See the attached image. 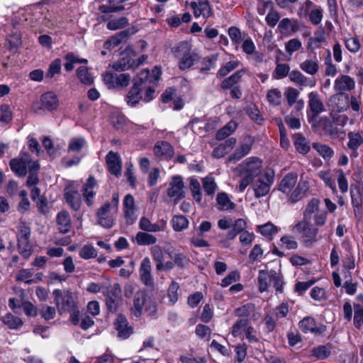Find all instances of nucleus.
I'll list each match as a JSON object with an SVG mask.
<instances>
[{
  "mask_svg": "<svg viewBox=\"0 0 363 363\" xmlns=\"http://www.w3.org/2000/svg\"><path fill=\"white\" fill-rule=\"evenodd\" d=\"M300 68L310 75H315L319 69L317 59H307L300 64Z\"/></svg>",
  "mask_w": 363,
  "mask_h": 363,
  "instance_id": "e433bc0d",
  "label": "nucleus"
},
{
  "mask_svg": "<svg viewBox=\"0 0 363 363\" xmlns=\"http://www.w3.org/2000/svg\"><path fill=\"white\" fill-rule=\"evenodd\" d=\"M174 263L180 268H184L189 264V259L183 253H176L170 256Z\"/></svg>",
  "mask_w": 363,
  "mask_h": 363,
  "instance_id": "338daca9",
  "label": "nucleus"
},
{
  "mask_svg": "<svg viewBox=\"0 0 363 363\" xmlns=\"http://www.w3.org/2000/svg\"><path fill=\"white\" fill-rule=\"evenodd\" d=\"M330 354V350L324 345H320L311 350V356L315 357L319 359H324L327 358Z\"/></svg>",
  "mask_w": 363,
  "mask_h": 363,
  "instance_id": "e2e57ef3",
  "label": "nucleus"
},
{
  "mask_svg": "<svg viewBox=\"0 0 363 363\" xmlns=\"http://www.w3.org/2000/svg\"><path fill=\"white\" fill-rule=\"evenodd\" d=\"M65 198L69 206L74 210L78 211L81 207V195L78 190L72 186L65 189Z\"/></svg>",
  "mask_w": 363,
  "mask_h": 363,
  "instance_id": "a211bd4d",
  "label": "nucleus"
},
{
  "mask_svg": "<svg viewBox=\"0 0 363 363\" xmlns=\"http://www.w3.org/2000/svg\"><path fill=\"white\" fill-rule=\"evenodd\" d=\"M86 145V140L82 138H74L71 139L68 150L72 152H79L82 147Z\"/></svg>",
  "mask_w": 363,
  "mask_h": 363,
  "instance_id": "0e129e2a",
  "label": "nucleus"
},
{
  "mask_svg": "<svg viewBox=\"0 0 363 363\" xmlns=\"http://www.w3.org/2000/svg\"><path fill=\"white\" fill-rule=\"evenodd\" d=\"M248 318H240L238 320L232 328V335L233 337H238L242 335L249 327Z\"/></svg>",
  "mask_w": 363,
  "mask_h": 363,
  "instance_id": "a19ab883",
  "label": "nucleus"
},
{
  "mask_svg": "<svg viewBox=\"0 0 363 363\" xmlns=\"http://www.w3.org/2000/svg\"><path fill=\"white\" fill-rule=\"evenodd\" d=\"M240 65V61L238 60H230L224 64L218 71L217 77L222 78L229 74L231 71L235 69Z\"/></svg>",
  "mask_w": 363,
  "mask_h": 363,
  "instance_id": "3c124183",
  "label": "nucleus"
},
{
  "mask_svg": "<svg viewBox=\"0 0 363 363\" xmlns=\"http://www.w3.org/2000/svg\"><path fill=\"white\" fill-rule=\"evenodd\" d=\"M116 211L111 207V203L106 202L97 211L98 223L105 228H111L115 223Z\"/></svg>",
  "mask_w": 363,
  "mask_h": 363,
  "instance_id": "0eeeda50",
  "label": "nucleus"
},
{
  "mask_svg": "<svg viewBox=\"0 0 363 363\" xmlns=\"http://www.w3.org/2000/svg\"><path fill=\"white\" fill-rule=\"evenodd\" d=\"M150 84H152V82L150 80V72L147 69L141 70L133 79V84H136L139 87H146L147 85Z\"/></svg>",
  "mask_w": 363,
  "mask_h": 363,
  "instance_id": "4c0bfd02",
  "label": "nucleus"
},
{
  "mask_svg": "<svg viewBox=\"0 0 363 363\" xmlns=\"http://www.w3.org/2000/svg\"><path fill=\"white\" fill-rule=\"evenodd\" d=\"M300 91L294 87H288L284 91V96L289 106H293L296 101L299 100Z\"/></svg>",
  "mask_w": 363,
  "mask_h": 363,
  "instance_id": "6e6d98bb",
  "label": "nucleus"
},
{
  "mask_svg": "<svg viewBox=\"0 0 363 363\" xmlns=\"http://www.w3.org/2000/svg\"><path fill=\"white\" fill-rule=\"evenodd\" d=\"M271 281V270L269 272L265 270H260L259 272L258 284L260 292L266 291Z\"/></svg>",
  "mask_w": 363,
  "mask_h": 363,
  "instance_id": "58836bf2",
  "label": "nucleus"
},
{
  "mask_svg": "<svg viewBox=\"0 0 363 363\" xmlns=\"http://www.w3.org/2000/svg\"><path fill=\"white\" fill-rule=\"evenodd\" d=\"M262 167V160L258 157H251L240 163L236 170L239 175H247L254 179L260 174Z\"/></svg>",
  "mask_w": 363,
  "mask_h": 363,
  "instance_id": "7ed1b4c3",
  "label": "nucleus"
},
{
  "mask_svg": "<svg viewBox=\"0 0 363 363\" xmlns=\"http://www.w3.org/2000/svg\"><path fill=\"white\" fill-rule=\"evenodd\" d=\"M32 161L28 153L23 152L19 158H13L10 161V167L18 177H24L27 174V169H30Z\"/></svg>",
  "mask_w": 363,
  "mask_h": 363,
  "instance_id": "6e6552de",
  "label": "nucleus"
},
{
  "mask_svg": "<svg viewBox=\"0 0 363 363\" xmlns=\"http://www.w3.org/2000/svg\"><path fill=\"white\" fill-rule=\"evenodd\" d=\"M40 102L43 108L48 110L55 109L58 104L57 96L52 92L43 94L40 98Z\"/></svg>",
  "mask_w": 363,
  "mask_h": 363,
  "instance_id": "f704fd0d",
  "label": "nucleus"
},
{
  "mask_svg": "<svg viewBox=\"0 0 363 363\" xmlns=\"http://www.w3.org/2000/svg\"><path fill=\"white\" fill-rule=\"evenodd\" d=\"M56 223L60 233L65 234L69 232L72 223L69 213L65 211L59 212L56 217Z\"/></svg>",
  "mask_w": 363,
  "mask_h": 363,
  "instance_id": "b1692460",
  "label": "nucleus"
},
{
  "mask_svg": "<svg viewBox=\"0 0 363 363\" xmlns=\"http://www.w3.org/2000/svg\"><path fill=\"white\" fill-rule=\"evenodd\" d=\"M251 149L252 141L250 140V138H248L240 145L235 152L229 157L228 161L230 162H235L236 161H238L247 155L250 152Z\"/></svg>",
  "mask_w": 363,
  "mask_h": 363,
  "instance_id": "bb28decb",
  "label": "nucleus"
},
{
  "mask_svg": "<svg viewBox=\"0 0 363 363\" xmlns=\"http://www.w3.org/2000/svg\"><path fill=\"white\" fill-rule=\"evenodd\" d=\"M314 126L322 128L326 135L332 138H338L340 134L343 133L339 128L335 127L332 121L325 116L321 118L317 117V121H315Z\"/></svg>",
  "mask_w": 363,
  "mask_h": 363,
  "instance_id": "2eb2a0df",
  "label": "nucleus"
},
{
  "mask_svg": "<svg viewBox=\"0 0 363 363\" xmlns=\"http://www.w3.org/2000/svg\"><path fill=\"white\" fill-rule=\"evenodd\" d=\"M135 240L139 245H153L157 242V238L147 233V232H138L135 235Z\"/></svg>",
  "mask_w": 363,
  "mask_h": 363,
  "instance_id": "37998d69",
  "label": "nucleus"
},
{
  "mask_svg": "<svg viewBox=\"0 0 363 363\" xmlns=\"http://www.w3.org/2000/svg\"><path fill=\"white\" fill-rule=\"evenodd\" d=\"M139 275L140 281L146 286H152L154 279L152 274V264L149 257H145L140 265Z\"/></svg>",
  "mask_w": 363,
  "mask_h": 363,
  "instance_id": "9d476101",
  "label": "nucleus"
},
{
  "mask_svg": "<svg viewBox=\"0 0 363 363\" xmlns=\"http://www.w3.org/2000/svg\"><path fill=\"white\" fill-rule=\"evenodd\" d=\"M184 182L180 176H174L167 189V194L170 197H175L177 200H179L184 197Z\"/></svg>",
  "mask_w": 363,
  "mask_h": 363,
  "instance_id": "f3484780",
  "label": "nucleus"
},
{
  "mask_svg": "<svg viewBox=\"0 0 363 363\" xmlns=\"http://www.w3.org/2000/svg\"><path fill=\"white\" fill-rule=\"evenodd\" d=\"M174 52L177 57L184 55L179 62V67L182 70L190 68L197 60V55L189 52V45L187 43L182 42L177 47L174 48Z\"/></svg>",
  "mask_w": 363,
  "mask_h": 363,
  "instance_id": "39448f33",
  "label": "nucleus"
},
{
  "mask_svg": "<svg viewBox=\"0 0 363 363\" xmlns=\"http://www.w3.org/2000/svg\"><path fill=\"white\" fill-rule=\"evenodd\" d=\"M312 146L324 160H330L334 155L333 149L327 145L314 143Z\"/></svg>",
  "mask_w": 363,
  "mask_h": 363,
  "instance_id": "09e8293b",
  "label": "nucleus"
},
{
  "mask_svg": "<svg viewBox=\"0 0 363 363\" xmlns=\"http://www.w3.org/2000/svg\"><path fill=\"white\" fill-rule=\"evenodd\" d=\"M136 32L134 28H129L121 32L116 33L113 36L111 37L104 43V48L108 50H111L119 45L123 40L129 38Z\"/></svg>",
  "mask_w": 363,
  "mask_h": 363,
  "instance_id": "ddd939ff",
  "label": "nucleus"
},
{
  "mask_svg": "<svg viewBox=\"0 0 363 363\" xmlns=\"http://www.w3.org/2000/svg\"><path fill=\"white\" fill-rule=\"evenodd\" d=\"M140 228L145 232L156 233L159 231H163L166 227V223L164 220H161L157 223H152L146 217H142L139 222Z\"/></svg>",
  "mask_w": 363,
  "mask_h": 363,
  "instance_id": "393cba45",
  "label": "nucleus"
},
{
  "mask_svg": "<svg viewBox=\"0 0 363 363\" xmlns=\"http://www.w3.org/2000/svg\"><path fill=\"white\" fill-rule=\"evenodd\" d=\"M171 224L174 230L180 232L187 228L189 220L184 216H174L171 220Z\"/></svg>",
  "mask_w": 363,
  "mask_h": 363,
  "instance_id": "49530a36",
  "label": "nucleus"
},
{
  "mask_svg": "<svg viewBox=\"0 0 363 363\" xmlns=\"http://www.w3.org/2000/svg\"><path fill=\"white\" fill-rule=\"evenodd\" d=\"M135 201L131 194H127L123 200V211L125 218L131 220L133 222L135 220Z\"/></svg>",
  "mask_w": 363,
  "mask_h": 363,
  "instance_id": "72a5a7b5",
  "label": "nucleus"
},
{
  "mask_svg": "<svg viewBox=\"0 0 363 363\" xmlns=\"http://www.w3.org/2000/svg\"><path fill=\"white\" fill-rule=\"evenodd\" d=\"M238 233L232 228L226 235L220 234L218 236V243L223 248H228L230 246V240L235 238Z\"/></svg>",
  "mask_w": 363,
  "mask_h": 363,
  "instance_id": "8fccbe9b",
  "label": "nucleus"
},
{
  "mask_svg": "<svg viewBox=\"0 0 363 363\" xmlns=\"http://www.w3.org/2000/svg\"><path fill=\"white\" fill-rule=\"evenodd\" d=\"M310 220L311 219L303 218L294 226L293 230L301 233L302 237L306 238V241L315 242L318 230L313 226Z\"/></svg>",
  "mask_w": 363,
  "mask_h": 363,
  "instance_id": "1a4fd4ad",
  "label": "nucleus"
},
{
  "mask_svg": "<svg viewBox=\"0 0 363 363\" xmlns=\"http://www.w3.org/2000/svg\"><path fill=\"white\" fill-rule=\"evenodd\" d=\"M129 23L126 17H121L113 19L107 23L106 27L111 30H116L127 26Z\"/></svg>",
  "mask_w": 363,
  "mask_h": 363,
  "instance_id": "13d9d810",
  "label": "nucleus"
},
{
  "mask_svg": "<svg viewBox=\"0 0 363 363\" xmlns=\"http://www.w3.org/2000/svg\"><path fill=\"white\" fill-rule=\"evenodd\" d=\"M348 138L349 142L347 146L351 150H357L363 143V138L359 133H349Z\"/></svg>",
  "mask_w": 363,
  "mask_h": 363,
  "instance_id": "5fc2aeb1",
  "label": "nucleus"
},
{
  "mask_svg": "<svg viewBox=\"0 0 363 363\" xmlns=\"http://www.w3.org/2000/svg\"><path fill=\"white\" fill-rule=\"evenodd\" d=\"M190 2L189 6L193 10L194 15L196 18L202 16L208 18L213 14L209 1L208 0H197Z\"/></svg>",
  "mask_w": 363,
  "mask_h": 363,
  "instance_id": "f8f14e48",
  "label": "nucleus"
},
{
  "mask_svg": "<svg viewBox=\"0 0 363 363\" xmlns=\"http://www.w3.org/2000/svg\"><path fill=\"white\" fill-rule=\"evenodd\" d=\"M267 99L273 106H279L281 102V92L279 89H272L268 91Z\"/></svg>",
  "mask_w": 363,
  "mask_h": 363,
  "instance_id": "bf43d9fd",
  "label": "nucleus"
},
{
  "mask_svg": "<svg viewBox=\"0 0 363 363\" xmlns=\"http://www.w3.org/2000/svg\"><path fill=\"white\" fill-rule=\"evenodd\" d=\"M33 269H23L18 272L16 274V281H23L27 284H31L33 283H36V280H32L33 276Z\"/></svg>",
  "mask_w": 363,
  "mask_h": 363,
  "instance_id": "603ef678",
  "label": "nucleus"
},
{
  "mask_svg": "<svg viewBox=\"0 0 363 363\" xmlns=\"http://www.w3.org/2000/svg\"><path fill=\"white\" fill-rule=\"evenodd\" d=\"M18 250L24 259H28L33 253V247L29 240H17Z\"/></svg>",
  "mask_w": 363,
  "mask_h": 363,
  "instance_id": "c03bdc74",
  "label": "nucleus"
},
{
  "mask_svg": "<svg viewBox=\"0 0 363 363\" xmlns=\"http://www.w3.org/2000/svg\"><path fill=\"white\" fill-rule=\"evenodd\" d=\"M298 325L300 330L304 333L321 334L325 331L323 327L317 326L315 320L311 317L304 318L299 322Z\"/></svg>",
  "mask_w": 363,
  "mask_h": 363,
  "instance_id": "aec40b11",
  "label": "nucleus"
},
{
  "mask_svg": "<svg viewBox=\"0 0 363 363\" xmlns=\"http://www.w3.org/2000/svg\"><path fill=\"white\" fill-rule=\"evenodd\" d=\"M114 325L118 336L121 338L126 339L133 333V328L128 325L126 318L121 314L117 316Z\"/></svg>",
  "mask_w": 363,
  "mask_h": 363,
  "instance_id": "6ab92c4d",
  "label": "nucleus"
},
{
  "mask_svg": "<svg viewBox=\"0 0 363 363\" xmlns=\"http://www.w3.org/2000/svg\"><path fill=\"white\" fill-rule=\"evenodd\" d=\"M237 123L234 121H230L224 127L220 128L216 133V139L222 140L231 135L236 129Z\"/></svg>",
  "mask_w": 363,
  "mask_h": 363,
  "instance_id": "a18cd8bd",
  "label": "nucleus"
},
{
  "mask_svg": "<svg viewBox=\"0 0 363 363\" xmlns=\"http://www.w3.org/2000/svg\"><path fill=\"white\" fill-rule=\"evenodd\" d=\"M216 201L220 206L219 208L222 211L231 210L235 206V203L230 201L228 194L225 193L218 194Z\"/></svg>",
  "mask_w": 363,
  "mask_h": 363,
  "instance_id": "79ce46f5",
  "label": "nucleus"
},
{
  "mask_svg": "<svg viewBox=\"0 0 363 363\" xmlns=\"http://www.w3.org/2000/svg\"><path fill=\"white\" fill-rule=\"evenodd\" d=\"M330 102L335 104L337 111L342 112L350 107V96L345 93H336L330 96Z\"/></svg>",
  "mask_w": 363,
  "mask_h": 363,
  "instance_id": "4be33fe9",
  "label": "nucleus"
},
{
  "mask_svg": "<svg viewBox=\"0 0 363 363\" xmlns=\"http://www.w3.org/2000/svg\"><path fill=\"white\" fill-rule=\"evenodd\" d=\"M96 186V181L94 177L90 176L86 183L84 184L82 193L86 204L89 206L93 205V199L96 193L93 191V189Z\"/></svg>",
  "mask_w": 363,
  "mask_h": 363,
  "instance_id": "a878e982",
  "label": "nucleus"
},
{
  "mask_svg": "<svg viewBox=\"0 0 363 363\" xmlns=\"http://www.w3.org/2000/svg\"><path fill=\"white\" fill-rule=\"evenodd\" d=\"M120 288L118 284L107 291L106 297V305L109 312L116 313L121 302L120 296Z\"/></svg>",
  "mask_w": 363,
  "mask_h": 363,
  "instance_id": "9b49d317",
  "label": "nucleus"
},
{
  "mask_svg": "<svg viewBox=\"0 0 363 363\" xmlns=\"http://www.w3.org/2000/svg\"><path fill=\"white\" fill-rule=\"evenodd\" d=\"M77 77L82 84L91 85L94 82L93 76L89 72L86 67H80L77 70Z\"/></svg>",
  "mask_w": 363,
  "mask_h": 363,
  "instance_id": "864d4df0",
  "label": "nucleus"
},
{
  "mask_svg": "<svg viewBox=\"0 0 363 363\" xmlns=\"http://www.w3.org/2000/svg\"><path fill=\"white\" fill-rule=\"evenodd\" d=\"M147 300V298L144 292L139 291L135 294L131 310L135 317H140L142 315L143 308V306L145 307Z\"/></svg>",
  "mask_w": 363,
  "mask_h": 363,
  "instance_id": "c85d7f7f",
  "label": "nucleus"
},
{
  "mask_svg": "<svg viewBox=\"0 0 363 363\" xmlns=\"http://www.w3.org/2000/svg\"><path fill=\"white\" fill-rule=\"evenodd\" d=\"M40 169V164L37 161L32 162L30 166L29 176L27 179V186H31L38 183V171Z\"/></svg>",
  "mask_w": 363,
  "mask_h": 363,
  "instance_id": "de8ad7c7",
  "label": "nucleus"
},
{
  "mask_svg": "<svg viewBox=\"0 0 363 363\" xmlns=\"http://www.w3.org/2000/svg\"><path fill=\"white\" fill-rule=\"evenodd\" d=\"M294 139L295 147L299 153L306 155L310 151L308 141L301 133L294 134Z\"/></svg>",
  "mask_w": 363,
  "mask_h": 363,
  "instance_id": "473e14b6",
  "label": "nucleus"
},
{
  "mask_svg": "<svg viewBox=\"0 0 363 363\" xmlns=\"http://www.w3.org/2000/svg\"><path fill=\"white\" fill-rule=\"evenodd\" d=\"M123 55L124 56L120 60L113 65L112 67L114 70L121 72L136 68L147 59L146 55H143L138 59H133V57L136 56V53L131 48H128Z\"/></svg>",
  "mask_w": 363,
  "mask_h": 363,
  "instance_id": "f257e3e1",
  "label": "nucleus"
},
{
  "mask_svg": "<svg viewBox=\"0 0 363 363\" xmlns=\"http://www.w3.org/2000/svg\"><path fill=\"white\" fill-rule=\"evenodd\" d=\"M52 294L56 307L60 315H62L65 313L71 312L77 307L72 296V293L70 291L55 289L53 291Z\"/></svg>",
  "mask_w": 363,
  "mask_h": 363,
  "instance_id": "f03ea898",
  "label": "nucleus"
},
{
  "mask_svg": "<svg viewBox=\"0 0 363 363\" xmlns=\"http://www.w3.org/2000/svg\"><path fill=\"white\" fill-rule=\"evenodd\" d=\"M1 320L10 329H17L23 325V321L18 317L8 313L1 318Z\"/></svg>",
  "mask_w": 363,
  "mask_h": 363,
  "instance_id": "ea45409f",
  "label": "nucleus"
},
{
  "mask_svg": "<svg viewBox=\"0 0 363 363\" xmlns=\"http://www.w3.org/2000/svg\"><path fill=\"white\" fill-rule=\"evenodd\" d=\"M128 0H108V5H101L99 6V11L101 13H108L118 12L124 10L123 3Z\"/></svg>",
  "mask_w": 363,
  "mask_h": 363,
  "instance_id": "2f4dec72",
  "label": "nucleus"
},
{
  "mask_svg": "<svg viewBox=\"0 0 363 363\" xmlns=\"http://www.w3.org/2000/svg\"><path fill=\"white\" fill-rule=\"evenodd\" d=\"M355 87L354 80L346 74H341L334 82L333 89L337 93L350 91Z\"/></svg>",
  "mask_w": 363,
  "mask_h": 363,
  "instance_id": "4468645a",
  "label": "nucleus"
},
{
  "mask_svg": "<svg viewBox=\"0 0 363 363\" xmlns=\"http://www.w3.org/2000/svg\"><path fill=\"white\" fill-rule=\"evenodd\" d=\"M245 73V69H240L230 75L229 77L225 79L220 84L222 89L225 90L233 88L235 84H238L240 81Z\"/></svg>",
  "mask_w": 363,
  "mask_h": 363,
  "instance_id": "c9c22d12",
  "label": "nucleus"
},
{
  "mask_svg": "<svg viewBox=\"0 0 363 363\" xmlns=\"http://www.w3.org/2000/svg\"><path fill=\"white\" fill-rule=\"evenodd\" d=\"M141 99H143L142 88L133 84L128 91L125 101L130 106H135Z\"/></svg>",
  "mask_w": 363,
  "mask_h": 363,
  "instance_id": "7c9ffc66",
  "label": "nucleus"
},
{
  "mask_svg": "<svg viewBox=\"0 0 363 363\" xmlns=\"http://www.w3.org/2000/svg\"><path fill=\"white\" fill-rule=\"evenodd\" d=\"M274 177L272 172H265L252 184L255 196L261 198L267 196L274 183Z\"/></svg>",
  "mask_w": 363,
  "mask_h": 363,
  "instance_id": "20e7f679",
  "label": "nucleus"
},
{
  "mask_svg": "<svg viewBox=\"0 0 363 363\" xmlns=\"http://www.w3.org/2000/svg\"><path fill=\"white\" fill-rule=\"evenodd\" d=\"M308 106L311 115L308 114V122L315 125V121H317V117L319 114L325 111V106L320 99V95L315 91H311L308 95Z\"/></svg>",
  "mask_w": 363,
  "mask_h": 363,
  "instance_id": "423d86ee",
  "label": "nucleus"
},
{
  "mask_svg": "<svg viewBox=\"0 0 363 363\" xmlns=\"http://www.w3.org/2000/svg\"><path fill=\"white\" fill-rule=\"evenodd\" d=\"M103 80L106 85L109 88L117 87V74L111 72H106L103 75Z\"/></svg>",
  "mask_w": 363,
  "mask_h": 363,
  "instance_id": "774afa93",
  "label": "nucleus"
},
{
  "mask_svg": "<svg viewBox=\"0 0 363 363\" xmlns=\"http://www.w3.org/2000/svg\"><path fill=\"white\" fill-rule=\"evenodd\" d=\"M154 153L159 158L169 160L174 155V148L167 142H157L154 147Z\"/></svg>",
  "mask_w": 363,
  "mask_h": 363,
  "instance_id": "412c9836",
  "label": "nucleus"
},
{
  "mask_svg": "<svg viewBox=\"0 0 363 363\" xmlns=\"http://www.w3.org/2000/svg\"><path fill=\"white\" fill-rule=\"evenodd\" d=\"M106 162L109 172L116 177L121 175L122 162L121 157L117 152L110 151L106 157Z\"/></svg>",
  "mask_w": 363,
  "mask_h": 363,
  "instance_id": "dca6fc26",
  "label": "nucleus"
},
{
  "mask_svg": "<svg viewBox=\"0 0 363 363\" xmlns=\"http://www.w3.org/2000/svg\"><path fill=\"white\" fill-rule=\"evenodd\" d=\"M255 306L252 303L245 304L241 307L237 308L234 311L235 316L240 318H247L250 313L254 311Z\"/></svg>",
  "mask_w": 363,
  "mask_h": 363,
  "instance_id": "052dcab7",
  "label": "nucleus"
},
{
  "mask_svg": "<svg viewBox=\"0 0 363 363\" xmlns=\"http://www.w3.org/2000/svg\"><path fill=\"white\" fill-rule=\"evenodd\" d=\"M290 67L287 64H277L274 71L273 77L275 79H279L289 76L290 73Z\"/></svg>",
  "mask_w": 363,
  "mask_h": 363,
  "instance_id": "680f3d73",
  "label": "nucleus"
},
{
  "mask_svg": "<svg viewBox=\"0 0 363 363\" xmlns=\"http://www.w3.org/2000/svg\"><path fill=\"white\" fill-rule=\"evenodd\" d=\"M297 182V174L296 173L287 174L281 181L279 190L284 194H289Z\"/></svg>",
  "mask_w": 363,
  "mask_h": 363,
  "instance_id": "c756f323",
  "label": "nucleus"
},
{
  "mask_svg": "<svg viewBox=\"0 0 363 363\" xmlns=\"http://www.w3.org/2000/svg\"><path fill=\"white\" fill-rule=\"evenodd\" d=\"M79 256L85 259L94 258L97 256V252L91 245H84L79 251Z\"/></svg>",
  "mask_w": 363,
  "mask_h": 363,
  "instance_id": "69168bd1",
  "label": "nucleus"
},
{
  "mask_svg": "<svg viewBox=\"0 0 363 363\" xmlns=\"http://www.w3.org/2000/svg\"><path fill=\"white\" fill-rule=\"evenodd\" d=\"M289 77L292 82L301 86L313 87L315 84V81L308 79L307 77L298 70H292L289 74Z\"/></svg>",
  "mask_w": 363,
  "mask_h": 363,
  "instance_id": "cd10ccee",
  "label": "nucleus"
},
{
  "mask_svg": "<svg viewBox=\"0 0 363 363\" xmlns=\"http://www.w3.org/2000/svg\"><path fill=\"white\" fill-rule=\"evenodd\" d=\"M30 228L23 220H20L18 226L17 240H29L30 237Z\"/></svg>",
  "mask_w": 363,
  "mask_h": 363,
  "instance_id": "4d7b16f0",
  "label": "nucleus"
},
{
  "mask_svg": "<svg viewBox=\"0 0 363 363\" xmlns=\"http://www.w3.org/2000/svg\"><path fill=\"white\" fill-rule=\"evenodd\" d=\"M309 183L308 181L301 179L296 189L291 194L289 201L291 203H295L302 199L309 190Z\"/></svg>",
  "mask_w": 363,
  "mask_h": 363,
  "instance_id": "5701e85b",
  "label": "nucleus"
}]
</instances>
